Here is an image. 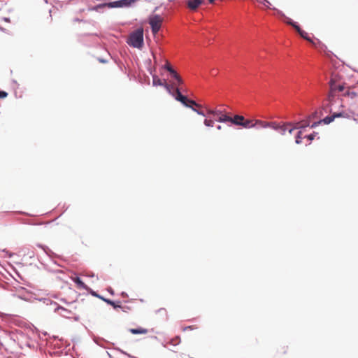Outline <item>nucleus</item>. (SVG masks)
I'll return each mask as SVG.
<instances>
[{"instance_id": "2", "label": "nucleus", "mask_w": 358, "mask_h": 358, "mask_svg": "<svg viewBox=\"0 0 358 358\" xmlns=\"http://www.w3.org/2000/svg\"><path fill=\"white\" fill-rule=\"evenodd\" d=\"M127 43L133 48H141L143 45V29L140 27L132 31Z\"/></svg>"}, {"instance_id": "39", "label": "nucleus", "mask_w": 358, "mask_h": 358, "mask_svg": "<svg viewBox=\"0 0 358 358\" xmlns=\"http://www.w3.org/2000/svg\"><path fill=\"white\" fill-rule=\"evenodd\" d=\"M98 60L100 63H102V64H106L108 62L107 59H105L103 58H98Z\"/></svg>"}, {"instance_id": "19", "label": "nucleus", "mask_w": 358, "mask_h": 358, "mask_svg": "<svg viewBox=\"0 0 358 358\" xmlns=\"http://www.w3.org/2000/svg\"><path fill=\"white\" fill-rule=\"evenodd\" d=\"M321 115H322V108L320 109L319 111L318 110H315L313 113H311L308 117V120H310L311 119L317 118V117L321 116Z\"/></svg>"}, {"instance_id": "52", "label": "nucleus", "mask_w": 358, "mask_h": 358, "mask_svg": "<svg viewBox=\"0 0 358 358\" xmlns=\"http://www.w3.org/2000/svg\"><path fill=\"white\" fill-rule=\"evenodd\" d=\"M162 310H165V309H164V308H160V309H159L157 311H158V312H160V311H162Z\"/></svg>"}, {"instance_id": "55", "label": "nucleus", "mask_w": 358, "mask_h": 358, "mask_svg": "<svg viewBox=\"0 0 358 358\" xmlns=\"http://www.w3.org/2000/svg\"><path fill=\"white\" fill-rule=\"evenodd\" d=\"M111 358H114V357H111Z\"/></svg>"}, {"instance_id": "7", "label": "nucleus", "mask_w": 358, "mask_h": 358, "mask_svg": "<svg viewBox=\"0 0 358 358\" xmlns=\"http://www.w3.org/2000/svg\"><path fill=\"white\" fill-rule=\"evenodd\" d=\"M257 124H261L262 127H270V124L269 123L265 124V123H263L261 121H257L255 124H252V121L251 120H245L244 117H243V120H241V122H235V125L242 126L244 128L254 127Z\"/></svg>"}, {"instance_id": "51", "label": "nucleus", "mask_w": 358, "mask_h": 358, "mask_svg": "<svg viewBox=\"0 0 358 358\" xmlns=\"http://www.w3.org/2000/svg\"><path fill=\"white\" fill-rule=\"evenodd\" d=\"M217 129L218 130H220V129H221V126H220V125H218V126L217 127Z\"/></svg>"}, {"instance_id": "40", "label": "nucleus", "mask_w": 358, "mask_h": 358, "mask_svg": "<svg viewBox=\"0 0 358 358\" xmlns=\"http://www.w3.org/2000/svg\"><path fill=\"white\" fill-rule=\"evenodd\" d=\"M2 20L4 21V22H10V18L9 17H4L2 18Z\"/></svg>"}, {"instance_id": "44", "label": "nucleus", "mask_w": 358, "mask_h": 358, "mask_svg": "<svg viewBox=\"0 0 358 358\" xmlns=\"http://www.w3.org/2000/svg\"><path fill=\"white\" fill-rule=\"evenodd\" d=\"M85 36H97V34H85Z\"/></svg>"}, {"instance_id": "17", "label": "nucleus", "mask_w": 358, "mask_h": 358, "mask_svg": "<svg viewBox=\"0 0 358 358\" xmlns=\"http://www.w3.org/2000/svg\"><path fill=\"white\" fill-rule=\"evenodd\" d=\"M103 301H105L107 304L112 306L115 309L117 308H122L120 304H117L115 301L109 299H103Z\"/></svg>"}, {"instance_id": "37", "label": "nucleus", "mask_w": 358, "mask_h": 358, "mask_svg": "<svg viewBox=\"0 0 358 358\" xmlns=\"http://www.w3.org/2000/svg\"><path fill=\"white\" fill-rule=\"evenodd\" d=\"M298 129V127H297V126H294V127H291V128H289V129H287V131H288V132H289V134H292V131H293L294 129Z\"/></svg>"}, {"instance_id": "34", "label": "nucleus", "mask_w": 358, "mask_h": 358, "mask_svg": "<svg viewBox=\"0 0 358 358\" xmlns=\"http://www.w3.org/2000/svg\"><path fill=\"white\" fill-rule=\"evenodd\" d=\"M8 96V93L5 91L0 90V99H4Z\"/></svg>"}, {"instance_id": "43", "label": "nucleus", "mask_w": 358, "mask_h": 358, "mask_svg": "<svg viewBox=\"0 0 358 358\" xmlns=\"http://www.w3.org/2000/svg\"><path fill=\"white\" fill-rule=\"evenodd\" d=\"M271 6V3L270 4H268V3H265L264 6L266 7V8H271V9H273V8H271L270 7Z\"/></svg>"}, {"instance_id": "4", "label": "nucleus", "mask_w": 358, "mask_h": 358, "mask_svg": "<svg viewBox=\"0 0 358 358\" xmlns=\"http://www.w3.org/2000/svg\"><path fill=\"white\" fill-rule=\"evenodd\" d=\"M150 73L152 76L153 86H163L167 90V92L173 96V94L176 93V89L177 87L174 88L170 84L162 82L157 75L152 74V72H150Z\"/></svg>"}, {"instance_id": "54", "label": "nucleus", "mask_w": 358, "mask_h": 358, "mask_svg": "<svg viewBox=\"0 0 358 358\" xmlns=\"http://www.w3.org/2000/svg\"><path fill=\"white\" fill-rule=\"evenodd\" d=\"M75 320H78V317H75Z\"/></svg>"}, {"instance_id": "20", "label": "nucleus", "mask_w": 358, "mask_h": 358, "mask_svg": "<svg viewBox=\"0 0 358 358\" xmlns=\"http://www.w3.org/2000/svg\"><path fill=\"white\" fill-rule=\"evenodd\" d=\"M241 120H243V116L236 115L234 117H231L230 122L233 124H235V122H241Z\"/></svg>"}, {"instance_id": "14", "label": "nucleus", "mask_w": 358, "mask_h": 358, "mask_svg": "<svg viewBox=\"0 0 358 358\" xmlns=\"http://www.w3.org/2000/svg\"><path fill=\"white\" fill-rule=\"evenodd\" d=\"M202 3L203 0H189L187 6L191 10H196Z\"/></svg>"}, {"instance_id": "35", "label": "nucleus", "mask_w": 358, "mask_h": 358, "mask_svg": "<svg viewBox=\"0 0 358 358\" xmlns=\"http://www.w3.org/2000/svg\"><path fill=\"white\" fill-rule=\"evenodd\" d=\"M344 86L343 85H338L337 86L336 90L338 92H343L344 90Z\"/></svg>"}, {"instance_id": "28", "label": "nucleus", "mask_w": 358, "mask_h": 358, "mask_svg": "<svg viewBox=\"0 0 358 358\" xmlns=\"http://www.w3.org/2000/svg\"><path fill=\"white\" fill-rule=\"evenodd\" d=\"M317 134V132L314 131L313 133H312L310 134L305 136V138H308L310 141H312L315 138V136Z\"/></svg>"}, {"instance_id": "47", "label": "nucleus", "mask_w": 358, "mask_h": 358, "mask_svg": "<svg viewBox=\"0 0 358 358\" xmlns=\"http://www.w3.org/2000/svg\"><path fill=\"white\" fill-rule=\"evenodd\" d=\"M122 296H127V293H125V292H122Z\"/></svg>"}, {"instance_id": "53", "label": "nucleus", "mask_w": 358, "mask_h": 358, "mask_svg": "<svg viewBox=\"0 0 358 358\" xmlns=\"http://www.w3.org/2000/svg\"><path fill=\"white\" fill-rule=\"evenodd\" d=\"M2 252H8V251H6L5 249L2 250Z\"/></svg>"}, {"instance_id": "18", "label": "nucleus", "mask_w": 358, "mask_h": 358, "mask_svg": "<svg viewBox=\"0 0 358 358\" xmlns=\"http://www.w3.org/2000/svg\"><path fill=\"white\" fill-rule=\"evenodd\" d=\"M335 120V116L332 114L331 115L326 116L324 118L321 119L320 122L324 123V124H329L331 123Z\"/></svg>"}, {"instance_id": "24", "label": "nucleus", "mask_w": 358, "mask_h": 358, "mask_svg": "<svg viewBox=\"0 0 358 358\" xmlns=\"http://www.w3.org/2000/svg\"><path fill=\"white\" fill-rule=\"evenodd\" d=\"M301 134H302V131H299L297 132L296 135V139H295V143L296 144H301Z\"/></svg>"}, {"instance_id": "32", "label": "nucleus", "mask_w": 358, "mask_h": 358, "mask_svg": "<svg viewBox=\"0 0 358 358\" xmlns=\"http://www.w3.org/2000/svg\"><path fill=\"white\" fill-rule=\"evenodd\" d=\"M115 350H118V351H119V352H120L121 353H122V354H124V355H127V356H128L129 357H130V358H136L135 357L131 356V355H129V354L127 353L126 352L123 351L122 350H121V349H120V348H115Z\"/></svg>"}, {"instance_id": "27", "label": "nucleus", "mask_w": 358, "mask_h": 358, "mask_svg": "<svg viewBox=\"0 0 358 358\" xmlns=\"http://www.w3.org/2000/svg\"><path fill=\"white\" fill-rule=\"evenodd\" d=\"M93 296H95V297H97L101 300H103V299H105L103 296L99 295V294H97L96 292H94V290H92V289H89L88 291Z\"/></svg>"}, {"instance_id": "1", "label": "nucleus", "mask_w": 358, "mask_h": 358, "mask_svg": "<svg viewBox=\"0 0 358 358\" xmlns=\"http://www.w3.org/2000/svg\"><path fill=\"white\" fill-rule=\"evenodd\" d=\"M173 97L176 101L180 102L184 106L191 108L198 115L206 116L205 113L201 110V106L193 99H191L187 96L183 95L179 88L176 89V93L173 94Z\"/></svg>"}, {"instance_id": "29", "label": "nucleus", "mask_w": 358, "mask_h": 358, "mask_svg": "<svg viewBox=\"0 0 358 358\" xmlns=\"http://www.w3.org/2000/svg\"><path fill=\"white\" fill-rule=\"evenodd\" d=\"M180 342V338L179 336H176L174 338L171 339V343L173 345H178Z\"/></svg>"}, {"instance_id": "36", "label": "nucleus", "mask_w": 358, "mask_h": 358, "mask_svg": "<svg viewBox=\"0 0 358 358\" xmlns=\"http://www.w3.org/2000/svg\"><path fill=\"white\" fill-rule=\"evenodd\" d=\"M100 341H104L103 338H94V341L99 345L101 346V344L100 343Z\"/></svg>"}, {"instance_id": "5", "label": "nucleus", "mask_w": 358, "mask_h": 358, "mask_svg": "<svg viewBox=\"0 0 358 358\" xmlns=\"http://www.w3.org/2000/svg\"><path fill=\"white\" fill-rule=\"evenodd\" d=\"M162 22V18L159 15L155 14L150 16L149 24L152 33L156 34L160 30Z\"/></svg>"}, {"instance_id": "3", "label": "nucleus", "mask_w": 358, "mask_h": 358, "mask_svg": "<svg viewBox=\"0 0 358 358\" xmlns=\"http://www.w3.org/2000/svg\"><path fill=\"white\" fill-rule=\"evenodd\" d=\"M296 31L299 33V34L301 36V37H302L307 41L313 44V45H314L317 48H319L320 50L325 51V50L327 49V46L325 45H324L323 43H322L318 39H316L317 42H315L314 41H313L308 36V34L305 31L302 30L300 27H297V29Z\"/></svg>"}, {"instance_id": "31", "label": "nucleus", "mask_w": 358, "mask_h": 358, "mask_svg": "<svg viewBox=\"0 0 358 358\" xmlns=\"http://www.w3.org/2000/svg\"><path fill=\"white\" fill-rule=\"evenodd\" d=\"M213 120H207L206 119L204 120V124L206 126V127H213Z\"/></svg>"}, {"instance_id": "12", "label": "nucleus", "mask_w": 358, "mask_h": 358, "mask_svg": "<svg viewBox=\"0 0 358 358\" xmlns=\"http://www.w3.org/2000/svg\"><path fill=\"white\" fill-rule=\"evenodd\" d=\"M292 125V123H287V124L284 125H277L273 124L272 126V128L278 132H280L282 135L285 134L286 131L287 130V126Z\"/></svg>"}, {"instance_id": "22", "label": "nucleus", "mask_w": 358, "mask_h": 358, "mask_svg": "<svg viewBox=\"0 0 358 358\" xmlns=\"http://www.w3.org/2000/svg\"><path fill=\"white\" fill-rule=\"evenodd\" d=\"M37 246L40 248H42L48 256H50L51 254H53V252L45 245L37 244Z\"/></svg>"}, {"instance_id": "48", "label": "nucleus", "mask_w": 358, "mask_h": 358, "mask_svg": "<svg viewBox=\"0 0 358 358\" xmlns=\"http://www.w3.org/2000/svg\"><path fill=\"white\" fill-rule=\"evenodd\" d=\"M107 354H108L109 358L113 357L109 352H107Z\"/></svg>"}, {"instance_id": "8", "label": "nucleus", "mask_w": 358, "mask_h": 358, "mask_svg": "<svg viewBox=\"0 0 358 358\" xmlns=\"http://www.w3.org/2000/svg\"><path fill=\"white\" fill-rule=\"evenodd\" d=\"M169 73L172 79V84L170 85H172L174 88L178 87L181 90V89L179 87L180 85L183 84V80L181 77L178 75L175 69L171 70Z\"/></svg>"}, {"instance_id": "46", "label": "nucleus", "mask_w": 358, "mask_h": 358, "mask_svg": "<svg viewBox=\"0 0 358 358\" xmlns=\"http://www.w3.org/2000/svg\"><path fill=\"white\" fill-rule=\"evenodd\" d=\"M87 276H89V277H94V274L93 273H92L91 274L87 275Z\"/></svg>"}, {"instance_id": "10", "label": "nucleus", "mask_w": 358, "mask_h": 358, "mask_svg": "<svg viewBox=\"0 0 358 358\" xmlns=\"http://www.w3.org/2000/svg\"><path fill=\"white\" fill-rule=\"evenodd\" d=\"M208 113L212 114L214 116H217V121L220 122H230V120H231V117L226 114H222V112L219 110H209Z\"/></svg>"}, {"instance_id": "26", "label": "nucleus", "mask_w": 358, "mask_h": 358, "mask_svg": "<svg viewBox=\"0 0 358 358\" xmlns=\"http://www.w3.org/2000/svg\"><path fill=\"white\" fill-rule=\"evenodd\" d=\"M163 68L166 69L169 73L171 72V70L174 69L168 61L166 62V64L163 66Z\"/></svg>"}, {"instance_id": "30", "label": "nucleus", "mask_w": 358, "mask_h": 358, "mask_svg": "<svg viewBox=\"0 0 358 358\" xmlns=\"http://www.w3.org/2000/svg\"><path fill=\"white\" fill-rule=\"evenodd\" d=\"M356 95H357L356 92H351V91H347L345 93V96H350L352 99L355 98L356 96Z\"/></svg>"}, {"instance_id": "49", "label": "nucleus", "mask_w": 358, "mask_h": 358, "mask_svg": "<svg viewBox=\"0 0 358 358\" xmlns=\"http://www.w3.org/2000/svg\"><path fill=\"white\" fill-rule=\"evenodd\" d=\"M0 30H1V31H5V29H4V28H3V27H0Z\"/></svg>"}, {"instance_id": "45", "label": "nucleus", "mask_w": 358, "mask_h": 358, "mask_svg": "<svg viewBox=\"0 0 358 358\" xmlns=\"http://www.w3.org/2000/svg\"><path fill=\"white\" fill-rule=\"evenodd\" d=\"M73 21H75V22H81V21H83V20H80L79 18H75V19L73 20Z\"/></svg>"}, {"instance_id": "21", "label": "nucleus", "mask_w": 358, "mask_h": 358, "mask_svg": "<svg viewBox=\"0 0 358 358\" xmlns=\"http://www.w3.org/2000/svg\"><path fill=\"white\" fill-rule=\"evenodd\" d=\"M303 124L302 125H299V122L296 123V126L298 127V129H303L308 127H310V121L309 120H306L303 121Z\"/></svg>"}, {"instance_id": "13", "label": "nucleus", "mask_w": 358, "mask_h": 358, "mask_svg": "<svg viewBox=\"0 0 358 358\" xmlns=\"http://www.w3.org/2000/svg\"><path fill=\"white\" fill-rule=\"evenodd\" d=\"M73 281L76 284V285L79 288L83 289L86 291H89V289H90V288L87 285H86L78 276L75 277L73 279Z\"/></svg>"}, {"instance_id": "16", "label": "nucleus", "mask_w": 358, "mask_h": 358, "mask_svg": "<svg viewBox=\"0 0 358 358\" xmlns=\"http://www.w3.org/2000/svg\"><path fill=\"white\" fill-rule=\"evenodd\" d=\"M106 7L108 8V3H100L96 6H94L92 8H90L89 10H95V11L99 12Z\"/></svg>"}, {"instance_id": "50", "label": "nucleus", "mask_w": 358, "mask_h": 358, "mask_svg": "<svg viewBox=\"0 0 358 358\" xmlns=\"http://www.w3.org/2000/svg\"><path fill=\"white\" fill-rule=\"evenodd\" d=\"M152 55H153V57H154L155 62H156V56L155 55V54H154V53H152Z\"/></svg>"}, {"instance_id": "38", "label": "nucleus", "mask_w": 358, "mask_h": 358, "mask_svg": "<svg viewBox=\"0 0 358 358\" xmlns=\"http://www.w3.org/2000/svg\"><path fill=\"white\" fill-rule=\"evenodd\" d=\"M259 3H262L264 6L265 3L270 4V2L268 0H257Z\"/></svg>"}, {"instance_id": "15", "label": "nucleus", "mask_w": 358, "mask_h": 358, "mask_svg": "<svg viewBox=\"0 0 358 358\" xmlns=\"http://www.w3.org/2000/svg\"><path fill=\"white\" fill-rule=\"evenodd\" d=\"M129 331L133 334H145L148 333V329L142 327L130 329Z\"/></svg>"}, {"instance_id": "23", "label": "nucleus", "mask_w": 358, "mask_h": 358, "mask_svg": "<svg viewBox=\"0 0 358 358\" xmlns=\"http://www.w3.org/2000/svg\"><path fill=\"white\" fill-rule=\"evenodd\" d=\"M333 115L335 116V119L338 117H348V115L344 112L334 113Z\"/></svg>"}, {"instance_id": "41", "label": "nucleus", "mask_w": 358, "mask_h": 358, "mask_svg": "<svg viewBox=\"0 0 358 358\" xmlns=\"http://www.w3.org/2000/svg\"><path fill=\"white\" fill-rule=\"evenodd\" d=\"M108 291L110 293V294H112V295L114 294V291H113V289L111 287H109L108 289Z\"/></svg>"}, {"instance_id": "9", "label": "nucleus", "mask_w": 358, "mask_h": 358, "mask_svg": "<svg viewBox=\"0 0 358 358\" xmlns=\"http://www.w3.org/2000/svg\"><path fill=\"white\" fill-rule=\"evenodd\" d=\"M51 304L54 305L55 306V312L58 313L61 316L66 317V318H70L71 315H72V311L64 308L62 306L58 305L56 302H51Z\"/></svg>"}, {"instance_id": "6", "label": "nucleus", "mask_w": 358, "mask_h": 358, "mask_svg": "<svg viewBox=\"0 0 358 358\" xmlns=\"http://www.w3.org/2000/svg\"><path fill=\"white\" fill-rule=\"evenodd\" d=\"M138 0H117L108 2V8H129Z\"/></svg>"}, {"instance_id": "42", "label": "nucleus", "mask_w": 358, "mask_h": 358, "mask_svg": "<svg viewBox=\"0 0 358 358\" xmlns=\"http://www.w3.org/2000/svg\"><path fill=\"white\" fill-rule=\"evenodd\" d=\"M187 330L193 329V327H192V326H188V327H185V328H184V329H183V330H184V331H185V330H187Z\"/></svg>"}, {"instance_id": "11", "label": "nucleus", "mask_w": 358, "mask_h": 358, "mask_svg": "<svg viewBox=\"0 0 358 358\" xmlns=\"http://www.w3.org/2000/svg\"><path fill=\"white\" fill-rule=\"evenodd\" d=\"M273 10H275L278 15H279L281 17H283L285 19V23L287 24L292 26L295 30L297 29V27H299V25L297 24V22L293 21L291 18L287 17L281 10L273 8Z\"/></svg>"}, {"instance_id": "33", "label": "nucleus", "mask_w": 358, "mask_h": 358, "mask_svg": "<svg viewBox=\"0 0 358 358\" xmlns=\"http://www.w3.org/2000/svg\"><path fill=\"white\" fill-rule=\"evenodd\" d=\"M322 122H320V120H318V121H316V122H314L311 125H310V127L311 128H315L317 127V126H319L320 124H321Z\"/></svg>"}, {"instance_id": "25", "label": "nucleus", "mask_w": 358, "mask_h": 358, "mask_svg": "<svg viewBox=\"0 0 358 358\" xmlns=\"http://www.w3.org/2000/svg\"><path fill=\"white\" fill-rule=\"evenodd\" d=\"M329 85H330V89H331V92L336 91L337 86L336 85V83L334 80L331 79L330 80Z\"/></svg>"}]
</instances>
